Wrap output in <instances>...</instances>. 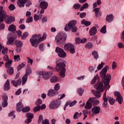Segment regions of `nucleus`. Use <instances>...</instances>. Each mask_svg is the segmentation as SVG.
I'll use <instances>...</instances> for the list:
<instances>
[{
	"mask_svg": "<svg viewBox=\"0 0 124 124\" xmlns=\"http://www.w3.org/2000/svg\"><path fill=\"white\" fill-rule=\"evenodd\" d=\"M42 104V100H41L40 99H38L36 102H35V105L37 106H39L40 105Z\"/></svg>",
	"mask_w": 124,
	"mask_h": 124,
	"instance_id": "680f3d73",
	"label": "nucleus"
},
{
	"mask_svg": "<svg viewBox=\"0 0 124 124\" xmlns=\"http://www.w3.org/2000/svg\"><path fill=\"white\" fill-rule=\"evenodd\" d=\"M64 97H65V94H60L58 96V100L60 101L61 99H62V98H64Z\"/></svg>",
	"mask_w": 124,
	"mask_h": 124,
	"instance_id": "338daca9",
	"label": "nucleus"
},
{
	"mask_svg": "<svg viewBox=\"0 0 124 124\" xmlns=\"http://www.w3.org/2000/svg\"><path fill=\"white\" fill-rule=\"evenodd\" d=\"M11 84L15 87V88H17L18 86H20L22 84V79L21 78H18L17 80H12L11 81Z\"/></svg>",
	"mask_w": 124,
	"mask_h": 124,
	"instance_id": "ddd939ff",
	"label": "nucleus"
},
{
	"mask_svg": "<svg viewBox=\"0 0 124 124\" xmlns=\"http://www.w3.org/2000/svg\"><path fill=\"white\" fill-rule=\"evenodd\" d=\"M8 53V49L7 47H4V46H3V47L2 48V54L3 55H6Z\"/></svg>",
	"mask_w": 124,
	"mask_h": 124,
	"instance_id": "ea45409f",
	"label": "nucleus"
},
{
	"mask_svg": "<svg viewBox=\"0 0 124 124\" xmlns=\"http://www.w3.org/2000/svg\"><path fill=\"white\" fill-rule=\"evenodd\" d=\"M108 69H109V66L106 65L100 72V76L104 79V84L106 89H110L109 83H110V80H111V75L106 74Z\"/></svg>",
	"mask_w": 124,
	"mask_h": 124,
	"instance_id": "f257e3e1",
	"label": "nucleus"
},
{
	"mask_svg": "<svg viewBox=\"0 0 124 124\" xmlns=\"http://www.w3.org/2000/svg\"><path fill=\"white\" fill-rule=\"evenodd\" d=\"M6 13L4 11H3V7L1 6L0 7V19L5 16Z\"/></svg>",
	"mask_w": 124,
	"mask_h": 124,
	"instance_id": "393cba45",
	"label": "nucleus"
},
{
	"mask_svg": "<svg viewBox=\"0 0 124 124\" xmlns=\"http://www.w3.org/2000/svg\"><path fill=\"white\" fill-rule=\"evenodd\" d=\"M61 104L62 103H61V101L59 100H54L52 101L49 104V107L50 109H51L52 110H54L55 109H57L61 106Z\"/></svg>",
	"mask_w": 124,
	"mask_h": 124,
	"instance_id": "0eeeda50",
	"label": "nucleus"
},
{
	"mask_svg": "<svg viewBox=\"0 0 124 124\" xmlns=\"http://www.w3.org/2000/svg\"><path fill=\"white\" fill-rule=\"evenodd\" d=\"M100 32L101 33H106V25L103 26L100 30Z\"/></svg>",
	"mask_w": 124,
	"mask_h": 124,
	"instance_id": "603ef678",
	"label": "nucleus"
},
{
	"mask_svg": "<svg viewBox=\"0 0 124 124\" xmlns=\"http://www.w3.org/2000/svg\"><path fill=\"white\" fill-rule=\"evenodd\" d=\"M44 79V80H48L50 78V75L47 72H40L39 73V78H41V77Z\"/></svg>",
	"mask_w": 124,
	"mask_h": 124,
	"instance_id": "f8f14e48",
	"label": "nucleus"
},
{
	"mask_svg": "<svg viewBox=\"0 0 124 124\" xmlns=\"http://www.w3.org/2000/svg\"><path fill=\"white\" fill-rule=\"evenodd\" d=\"M104 88L107 89V90H109V89L105 88V86L103 85V82L99 81V79H98V81L94 85V88L97 90V91L92 89L91 92L95 96L99 98L101 96L100 93L104 92Z\"/></svg>",
	"mask_w": 124,
	"mask_h": 124,
	"instance_id": "f03ea898",
	"label": "nucleus"
},
{
	"mask_svg": "<svg viewBox=\"0 0 124 124\" xmlns=\"http://www.w3.org/2000/svg\"><path fill=\"white\" fill-rule=\"evenodd\" d=\"M31 74V68H28L26 70L25 75H30Z\"/></svg>",
	"mask_w": 124,
	"mask_h": 124,
	"instance_id": "8fccbe9b",
	"label": "nucleus"
},
{
	"mask_svg": "<svg viewBox=\"0 0 124 124\" xmlns=\"http://www.w3.org/2000/svg\"><path fill=\"white\" fill-rule=\"evenodd\" d=\"M70 30H71V27L68 24L66 25L64 28L65 31H69Z\"/></svg>",
	"mask_w": 124,
	"mask_h": 124,
	"instance_id": "864d4df0",
	"label": "nucleus"
},
{
	"mask_svg": "<svg viewBox=\"0 0 124 124\" xmlns=\"http://www.w3.org/2000/svg\"><path fill=\"white\" fill-rule=\"evenodd\" d=\"M39 49L42 52L44 51V44H40L39 45Z\"/></svg>",
	"mask_w": 124,
	"mask_h": 124,
	"instance_id": "0e129e2a",
	"label": "nucleus"
},
{
	"mask_svg": "<svg viewBox=\"0 0 124 124\" xmlns=\"http://www.w3.org/2000/svg\"><path fill=\"white\" fill-rule=\"evenodd\" d=\"M14 59L15 61H16V62H19V61H20V55H15L14 56Z\"/></svg>",
	"mask_w": 124,
	"mask_h": 124,
	"instance_id": "13d9d810",
	"label": "nucleus"
},
{
	"mask_svg": "<svg viewBox=\"0 0 124 124\" xmlns=\"http://www.w3.org/2000/svg\"><path fill=\"white\" fill-rule=\"evenodd\" d=\"M33 21V18L32 16H29L26 20V23H31Z\"/></svg>",
	"mask_w": 124,
	"mask_h": 124,
	"instance_id": "e2e57ef3",
	"label": "nucleus"
},
{
	"mask_svg": "<svg viewBox=\"0 0 124 124\" xmlns=\"http://www.w3.org/2000/svg\"><path fill=\"white\" fill-rule=\"evenodd\" d=\"M61 86H60V83H57L54 86V90L58 92Z\"/></svg>",
	"mask_w": 124,
	"mask_h": 124,
	"instance_id": "3c124183",
	"label": "nucleus"
},
{
	"mask_svg": "<svg viewBox=\"0 0 124 124\" xmlns=\"http://www.w3.org/2000/svg\"><path fill=\"white\" fill-rule=\"evenodd\" d=\"M30 110H31V108H30V107H26L25 108H23L22 109V111L23 113L29 112V111H30Z\"/></svg>",
	"mask_w": 124,
	"mask_h": 124,
	"instance_id": "c03bdc74",
	"label": "nucleus"
},
{
	"mask_svg": "<svg viewBox=\"0 0 124 124\" xmlns=\"http://www.w3.org/2000/svg\"><path fill=\"white\" fill-rule=\"evenodd\" d=\"M92 55L95 60H97L99 57L98 55V53H97V51L95 50H94L92 52Z\"/></svg>",
	"mask_w": 124,
	"mask_h": 124,
	"instance_id": "7c9ffc66",
	"label": "nucleus"
},
{
	"mask_svg": "<svg viewBox=\"0 0 124 124\" xmlns=\"http://www.w3.org/2000/svg\"><path fill=\"white\" fill-rule=\"evenodd\" d=\"M93 44L92 43L89 42V43H87L86 45H85V47L87 49H91V48H93Z\"/></svg>",
	"mask_w": 124,
	"mask_h": 124,
	"instance_id": "c9c22d12",
	"label": "nucleus"
},
{
	"mask_svg": "<svg viewBox=\"0 0 124 124\" xmlns=\"http://www.w3.org/2000/svg\"><path fill=\"white\" fill-rule=\"evenodd\" d=\"M82 25H85L86 27H89V26H91V22L90 21H87L86 20L83 19L81 21Z\"/></svg>",
	"mask_w": 124,
	"mask_h": 124,
	"instance_id": "473e14b6",
	"label": "nucleus"
},
{
	"mask_svg": "<svg viewBox=\"0 0 124 124\" xmlns=\"http://www.w3.org/2000/svg\"><path fill=\"white\" fill-rule=\"evenodd\" d=\"M118 47L119 48V49H123V48H124V45L123 44V43H118Z\"/></svg>",
	"mask_w": 124,
	"mask_h": 124,
	"instance_id": "69168bd1",
	"label": "nucleus"
},
{
	"mask_svg": "<svg viewBox=\"0 0 124 124\" xmlns=\"http://www.w3.org/2000/svg\"><path fill=\"white\" fill-rule=\"evenodd\" d=\"M58 94V91L54 89H50L47 93L48 96H55Z\"/></svg>",
	"mask_w": 124,
	"mask_h": 124,
	"instance_id": "a211bd4d",
	"label": "nucleus"
},
{
	"mask_svg": "<svg viewBox=\"0 0 124 124\" xmlns=\"http://www.w3.org/2000/svg\"><path fill=\"white\" fill-rule=\"evenodd\" d=\"M108 101H109V104H110V105H114L116 100H115V99H114L113 98H110L109 99Z\"/></svg>",
	"mask_w": 124,
	"mask_h": 124,
	"instance_id": "09e8293b",
	"label": "nucleus"
},
{
	"mask_svg": "<svg viewBox=\"0 0 124 124\" xmlns=\"http://www.w3.org/2000/svg\"><path fill=\"white\" fill-rule=\"evenodd\" d=\"M42 17V15H37V14H35L34 16V21H36V22H37V21L39 20V18L40 19H41Z\"/></svg>",
	"mask_w": 124,
	"mask_h": 124,
	"instance_id": "e433bc0d",
	"label": "nucleus"
},
{
	"mask_svg": "<svg viewBox=\"0 0 124 124\" xmlns=\"http://www.w3.org/2000/svg\"><path fill=\"white\" fill-rule=\"evenodd\" d=\"M7 72L9 75H12L14 74V68L13 67L7 68Z\"/></svg>",
	"mask_w": 124,
	"mask_h": 124,
	"instance_id": "b1692460",
	"label": "nucleus"
},
{
	"mask_svg": "<svg viewBox=\"0 0 124 124\" xmlns=\"http://www.w3.org/2000/svg\"><path fill=\"white\" fill-rule=\"evenodd\" d=\"M80 7H81V5L78 3H76L74 5V9L78 10L79 8H80Z\"/></svg>",
	"mask_w": 124,
	"mask_h": 124,
	"instance_id": "bf43d9fd",
	"label": "nucleus"
},
{
	"mask_svg": "<svg viewBox=\"0 0 124 124\" xmlns=\"http://www.w3.org/2000/svg\"><path fill=\"white\" fill-rule=\"evenodd\" d=\"M47 36V35L45 33H44L42 37H41V35H40V37L39 38V41L41 42L43 41V40H45V39H46V37Z\"/></svg>",
	"mask_w": 124,
	"mask_h": 124,
	"instance_id": "4c0bfd02",
	"label": "nucleus"
},
{
	"mask_svg": "<svg viewBox=\"0 0 124 124\" xmlns=\"http://www.w3.org/2000/svg\"><path fill=\"white\" fill-rule=\"evenodd\" d=\"M76 24H77V21H76V20H73L70 21L68 23V25H69L70 28H73L74 27H75L74 26H75Z\"/></svg>",
	"mask_w": 124,
	"mask_h": 124,
	"instance_id": "bb28decb",
	"label": "nucleus"
},
{
	"mask_svg": "<svg viewBox=\"0 0 124 124\" xmlns=\"http://www.w3.org/2000/svg\"><path fill=\"white\" fill-rule=\"evenodd\" d=\"M22 85H25L28 80V76L27 75H24L22 78Z\"/></svg>",
	"mask_w": 124,
	"mask_h": 124,
	"instance_id": "f704fd0d",
	"label": "nucleus"
},
{
	"mask_svg": "<svg viewBox=\"0 0 124 124\" xmlns=\"http://www.w3.org/2000/svg\"><path fill=\"white\" fill-rule=\"evenodd\" d=\"M89 7V4L88 3H84L80 8V11H83L84 9H87Z\"/></svg>",
	"mask_w": 124,
	"mask_h": 124,
	"instance_id": "72a5a7b5",
	"label": "nucleus"
},
{
	"mask_svg": "<svg viewBox=\"0 0 124 124\" xmlns=\"http://www.w3.org/2000/svg\"><path fill=\"white\" fill-rule=\"evenodd\" d=\"M14 40H15V39H14V38H13V37H10L8 39V42L9 44H13Z\"/></svg>",
	"mask_w": 124,
	"mask_h": 124,
	"instance_id": "79ce46f5",
	"label": "nucleus"
},
{
	"mask_svg": "<svg viewBox=\"0 0 124 124\" xmlns=\"http://www.w3.org/2000/svg\"><path fill=\"white\" fill-rule=\"evenodd\" d=\"M97 78H98V77H94V78L92 80L91 84L92 85H93L95 82H96V80H97Z\"/></svg>",
	"mask_w": 124,
	"mask_h": 124,
	"instance_id": "052dcab7",
	"label": "nucleus"
},
{
	"mask_svg": "<svg viewBox=\"0 0 124 124\" xmlns=\"http://www.w3.org/2000/svg\"><path fill=\"white\" fill-rule=\"evenodd\" d=\"M29 0H17V4L19 7H24L25 3Z\"/></svg>",
	"mask_w": 124,
	"mask_h": 124,
	"instance_id": "aec40b11",
	"label": "nucleus"
},
{
	"mask_svg": "<svg viewBox=\"0 0 124 124\" xmlns=\"http://www.w3.org/2000/svg\"><path fill=\"white\" fill-rule=\"evenodd\" d=\"M40 37V34H35L34 35H32V37L30 39V43H31V45L32 47H35L36 48L38 46L39 43L41 42H39V38Z\"/></svg>",
	"mask_w": 124,
	"mask_h": 124,
	"instance_id": "20e7f679",
	"label": "nucleus"
},
{
	"mask_svg": "<svg viewBox=\"0 0 124 124\" xmlns=\"http://www.w3.org/2000/svg\"><path fill=\"white\" fill-rule=\"evenodd\" d=\"M82 113H83V116H84V117L83 118V120H85V119H86V118L88 117L87 115H89V114H91V111L87 109H84L82 111Z\"/></svg>",
	"mask_w": 124,
	"mask_h": 124,
	"instance_id": "cd10ccee",
	"label": "nucleus"
},
{
	"mask_svg": "<svg viewBox=\"0 0 124 124\" xmlns=\"http://www.w3.org/2000/svg\"><path fill=\"white\" fill-rule=\"evenodd\" d=\"M116 101L121 105L123 103V101H124V98H123L122 95L116 97Z\"/></svg>",
	"mask_w": 124,
	"mask_h": 124,
	"instance_id": "2f4dec72",
	"label": "nucleus"
},
{
	"mask_svg": "<svg viewBox=\"0 0 124 124\" xmlns=\"http://www.w3.org/2000/svg\"><path fill=\"white\" fill-rule=\"evenodd\" d=\"M116 68H117V63H116V62L114 61L112 64V69L113 70H115Z\"/></svg>",
	"mask_w": 124,
	"mask_h": 124,
	"instance_id": "4d7b16f0",
	"label": "nucleus"
},
{
	"mask_svg": "<svg viewBox=\"0 0 124 124\" xmlns=\"http://www.w3.org/2000/svg\"><path fill=\"white\" fill-rule=\"evenodd\" d=\"M26 117L28 118L27 120H25V124H30L31 122V120L33 118V114L28 112L26 114Z\"/></svg>",
	"mask_w": 124,
	"mask_h": 124,
	"instance_id": "4468645a",
	"label": "nucleus"
},
{
	"mask_svg": "<svg viewBox=\"0 0 124 124\" xmlns=\"http://www.w3.org/2000/svg\"><path fill=\"white\" fill-rule=\"evenodd\" d=\"M66 40V37H65L62 39V36L61 34H58L55 37V42H56L57 44H62Z\"/></svg>",
	"mask_w": 124,
	"mask_h": 124,
	"instance_id": "1a4fd4ad",
	"label": "nucleus"
},
{
	"mask_svg": "<svg viewBox=\"0 0 124 124\" xmlns=\"http://www.w3.org/2000/svg\"><path fill=\"white\" fill-rule=\"evenodd\" d=\"M29 36V33L28 32H25L21 36L22 39H25Z\"/></svg>",
	"mask_w": 124,
	"mask_h": 124,
	"instance_id": "de8ad7c7",
	"label": "nucleus"
},
{
	"mask_svg": "<svg viewBox=\"0 0 124 124\" xmlns=\"http://www.w3.org/2000/svg\"><path fill=\"white\" fill-rule=\"evenodd\" d=\"M104 64H105V63H103L102 62L101 64H99L97 67V70H101L103 68V65H104Z\"/></svg>",
	"mask_w": 124,
	"mask_h": 124,
	"instance_id": "49530a36",
	"label": "nucleus"
},
{
	"mask_svg": "<svg viewBox=\"0 0 124 124\" xmlns=\"http://www.w3.org/2000/svg\"><path fill=\"white\" fill-rule=\"evenodd\" d=\"M2 98L3 99V101H7V100L8 99L7 94L5 93H3L2 94Z\"/></svg>",
	"mask_w": 124,
	"mask_h": 124,
	"instance_id": "a19ab883",
	"label": "nucleus"
},
{
	"mask_svg": "<svg viewBox=\"0 0 124 124\" xmlns=\"http://www.w3.org/2000/svg\"><path fill=\"white\" fill-rule=\"evenodd\" d=\"M9 31H16V26L13 24H11L9 26L8 28Z\"/></svg>",
	"mask_w": 124,
	"mask_h": 124,
	"instance_id": "c85d7f7f",
	"label": "nucleus"
},
{
	"mask_svg": "<svg viewBox=\"0 0 124 124\" xmlns=\"http://www.w3.org/2000/svg\"><path fill=\"white\" fill-rule=\"evenodd\" d=\"M91 98H94L93 101V105H98V104H99L100 102L99 100H95V101L94 100V99H95V97Z\"/></svg>",
	"mask_w": 124,
	"mask_h": 124,
	"instance_id": "6e6d98bb",
	"label": "nucleus"
},
{
	"mask_svg": "<svg viewBox=\"0 0 124 124\" xmlns=\"http://www.w3.org/2000/svg\"><path fill=\"white\" fill-rule=\"evenodd\" d=\"M42 123V124H50V123H49V120H48V119H45L43 120Z\"/></svg>",
	"mask_w": 124,
	"mask_h": 124,
	"instance_id": "774afa93",
	"label": "nucleus"
},
{
	"mask_svg": "<svg viewBox=\"0 0 124 124\" xmlns=\"http://www.w3.org/2000/svg\"><path fill=\"white\" fill-rule=\"evenodd\" d=\"M93 99H94V98H90L89 99L86 103V105L85 106V109L86 110H90V109H92V107H93V105L92 103L93 102Z\"/></svg>",
	"mask_w": 124,
	"mask_h": 124,
	"instance_id": "9b49d317",
	"label": "nucleus"
},
{
	"mask_svg": "<svg viewBox=\"0 0 124 124\" xmlns=\"http://www.w3.org/2000/svg\"><path fill=\"white\" fill-rule=\"evenodd\" d=\"M10 81L8 79L4 85L3 89L4 91H9V90H10Z\"/></svg>",
	"mask_w": 124,
	"mask_h": 124,
	"instance_id": "6ab92c4d",
	"label": "nucleus"
},
{
	"mask_svg": "<svg viewBox=\"0 0 124 124\" xmlns=\"http://www.w3.org/2000/svg\"><path fill=\"white\" fill-rule=\"evenodd\" d=\"M100 9L98 8H96L93 9V11L95 13V16L96 17H98V16H101V14L99 12Z\"/></svg>",
	"mask_w": 124,
	"mask_h": 124,
	"instance_id": "c756f323",
	"label": "nucleus"
},
{
	"mask_svg": "<svg viewBox=\"0 0 124 124\" xmlns=\"http://www.w3.org/2000/svg\"><path fill=\"white\" fill-rule=\"evenodd\" d=\"M100 107L95 106L92 108V112L93 115H97L100 113Z\"/></svg>",
	"mask_w": 124,
	"mask_h": 124,
	"instance_id": "2eb2a0df",
	"label": "nucleus"
},
{
	"mask_svg": "<svg viewBox=\"0 0 124 124\" xmlns=\"http://www.w3.org/2000/svg\"><path fill=\"white\" fill-rule=\"evenodd\" d=\"M96 32H97V29H96V27H93L89 30V34L91 36L95 35L96 34Z\"/></svg>",
	"mask_w": 124,
	"mask_h": 124,
	"instance_id": "dca6fc26",
	"label": "nucleus"
},
{
	"mask_svg": "<svg viewBox=\"0 0 124 124\" xmlns=\"http://www.w3.org/2000/svg\"><path fill=\"white\" fill-rule=\"evenodd\" d=\"M13 62V60H10L6 62L5 63V66L6 68H9V67H12L11 65H12V63Z\"/></svg>",
	"mask_w": 124,
	"mask_h": 124,
	"instance_id": "5701e85b",
	"label": "nucleus"
},
{
	"mask_svg": "<svg viewBox=\"0 0 124 124\" xmlns=\"http://www.w3.org/2000/svg\"><path fill=\"white\" fill-rule=\"evenodd\" d=\"M64 49L66 52H69L71 54H75V46L71 43H67L64 46Z\"/></svg>",
	"mask_w": 124,
	"mask_h": 124,
	"instance_id": "423d86ee",
	"label": "nucleus"
},
{
	"mask_svg": "<svg viewBox=\"0 0 124 124\" xmlns=\"http://www.w3.org/2000/svg\"><path fill=\"white\" fill-rule=\"evenodd\" d=\"M55 52L58 53L59 58H65L66 57V52L60 47H56Z\"/></svg>",
	"mask_w": 124,
	"mask_h": 124,
	"instance_id": "6e6552de",
	"label": "nucleus"
},
{
	"mask_svg": "<svg viewBox=\"0 0 124 124\" xmlns=\"http://www.w3.org/2000/svg\"><path fill=\"white\" fill-rule=\"evenodd\" d=\"M113 20L114 16H113V15L110 14L107 16L106 21L108 22V23H111V22H113Z\"/></svg>",
	"mask_w": 124,
	"mask_h": 124,
	"instance_id": "4be33fe9",
	"label": "nucleus"
},
{
	"mask_svg": "<svg viewBox=\"0 0 124 124\" xmlns=\"http://www.w3.org/2000/svg\"><path fill=\"white\" fill-rule=\"evenodd\" d=\"M106 92H107V90H106L103 96V100L104 101L102 103V106L103 108H107V107H108V99L106 96Z\"/></svg>",
	"mask_w": 124,
	"mask_h": 124,
	"instance_id": "9d476101",
	"label": "nucleus"
},
{
	"mask_svg": "<svg viewBox=\"0 0 124 124\" xmlns=\"http://www.w3.org/2000/svg\"><path fill=\"white\" fill-rule=\"evenodd\" d=\"M79 118H80V115H79V112H75L73 116L74 120H77V119H79Z\"/></svg>",
	"mask_w": 124,
	"mask_h": 124,
	"instance_id": "a18cd8bd",
	"label": "nucleus"
},
{
	"mask_svg": "<svg viewBox=\"0 0 124 124\" xmlns=\"http://www.w3.org/2000/svg\"><path fill=\"white\" fill-rule=\"evenodd\" d=\"M4 20H5L6 24L10 25V24H11L13 22H15V17L13 16H10L6 14L5 16L0 18V23H2Z\"/></svg>",
	"mask_w": 124,
	"mask_h": 124,
	"instance_id": "39448f33",
	"label": "nucleus"
},
{
	"mask_svg": "<svg viewBox=\"0 0 124 124\" xmlns=\"http://www.w3.org/2000/svg\"><path fill=\"white\" fill-rule=\"evenodd\" d=\"M16 47H22L23 46V42L21 41H16Z\"/></svg>",
	"mask_w": 124,
	"mask_h": 124,
	"instance_id": "58836bf2",
	"label": "nucleus"
},
{
	"mask_svg": "<svg viewBox=\"0 0 124 124\" xmlns=\"http://www.w3.org/2000/svg\"><path fill=\"white\" fill-rule=\"evenodd\" d=\"M88 69L91 73H93L94 71V67L93 66H90L88 67Z\"/></svg>",
	"mask_w": 124,
	"mask_h": 124,
	"instance_id": "5fc2aeb1",
	"label": "nucleus"
},
{
	"mask_svg": "<svg viewBox=\"0 0 124 124\" xmlns=\"http://www.w3.org/2000/svg\"><path fill=\"white\" fill-rule=\"evenodd\" d=\"M58 80L59 78H58V77L54 76L51 77L50 81L51 83H57Z\"/></svg>",
	"mask_w": 124,
	"mask_h": 124,
	"instance_id": "a878e982",
	"label": "nucleus"
},
{
	"mask_svg": "<svg viewBox=\"0 0 124 124\" xmlns=\"http://www.w3.org/2000/svg\"><path fill=\"white\" fill-rule=\"evenodd\" d=\"M40 7L42 9H46L47 7H48V2L45 1H42V0H40Z\"/></svg>",
	"mask_w": 124,
	"mask_h": 124,
	"instance_id": "f3484780",
	"label": "nucleus"
},
{
	"mask_svg": "<svg viewBox=\"0 0 124 124\" xmlns=\"http://www.w3.org/2000/svg\"><path fill=\"white\" fill-rule=\"evenodd\" d=\"M41 108V106L38 105L33 108V112H37V111H40Z\"/></svg>",
	"mask_w": 124,
	"mask_h": 124,
	"instance_id": "37998d69",
	"label": "nucleus"
},
{
	"mask_svg": "<svg viewBox=\"0 0 124 124\" xmlns=\"http://www.w3.org/2000/svg\"><path fill=\"white\" fill-rule=\"evenodd\" d=\"M60 60H56L55 69L57 72L61 71L60 75L63 78L65 76V71H66V69H65L66 65L63 62H60Z\"/></svg>",
	"mask_w": 124,
	"mask_h": 124,
	"instance_id": "7ed1b4c3",
	"label": "nucleus"
},
{
	"mask_svg": "<svg viewBox=\"0 0 124 124\" xmlns=\"http://www.w3.org/2000/svg\"><path fill=\"white\" fill-rule=\"evenodd\" d=\"M23 107H24V105L22 104V102L19 101V102L16 104V110L17 112H21V110L23 109Z\"/></svg>",
	"mask_w": 124,
	"mask_h": 124,
	"instance_id": "412c9836",
	"label": "nucleus"
}]
</instances>
